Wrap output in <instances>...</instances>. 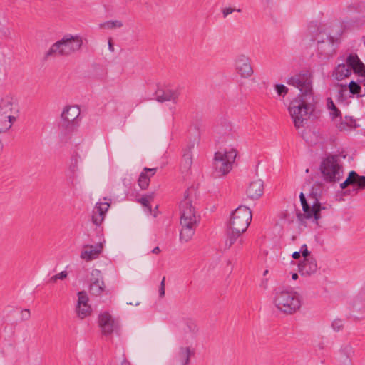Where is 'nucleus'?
Returning <instances> with one entry per match:
<instances>
[{
	"instance_id": "nucleus-39",
	"label": "nucleus",
	"mask_w": 365,
	"mask_h": 365,
	"mask_svg": "<svg viewBox=\"0 0 365 365\" xmlns=\"http://www.w3.org/2000/svg\"><path fill=\"white\" fill-rule=\"evenodd\" d=\"M95 207H99L102 208V213L105 215L106 212L108 211L110 204L105 202V203H97Z\"/></svg>"
},
{
	"instance_id": "nucleus-40",
	"label": "nucleus",
	"mask_w": 365,
	"mask_h": 365,
	"mask_svg": "<svg viewBox=\"0 0 365 365\" xmlns=\"http://www.w3.org/2000/svg\"><path fill=\"white\" fill-rule=\"evenodd\" d=\"M133 178L131 176L125 177L123 179V184L125 187L130 188L132 184Z\"/></svg>"
},
{
	"instance_id": "nucleus-44",
	"label": "nucleus",
	"mask_w": 365,
	"mask_h": 365,
	"mask_svg": "<svg viewBox=\"0 0 365 365\" xmlns=\"http://www.w3.org/2000/svg\"><path fill=\"white\" fill-rule=\"evenodd\" d=\"M300 256H301V254H300V252H299H299H293V254H292V257H293L294 259H299V258L300 257Z\"/></svg>"
},
{
	"instance_id": "nucleus-1",
	"label": "nucleus",
	"mask_w": 365,
	"mask_h": 365,
	"mask_svg": "<svg viewBox=\"0 0 365 365\" xmlns=\"http://www.w3.org/2000/svg\"><path fill=\"white\" fill-rule=\"evenodd\" d=\"M312 78L309 71H302L287 80L288 85L297 88L300 91V94L291 101L289 106V113L297 128L304 126L314 110Z\"/></svg>"
},
{
	"instance_id": "nucleus-45",
	"label": "nucleus",
	"mask_w": 365,
	"mask_h": 365,
	"mask_svg": "<svg viewBox=\"0 0 365 365\" xmlns=\"http://www.w3.org/2000/svg\"><path fill=\"white\" fill-rule=\"evenodd\" d=\"M56 275H53V277H51L50 279H49V281L48 282L50 283H55L56 282V281L58 280V278H56Z\"/></svg>"
},
{
	"instance_id": "nucleus-23",
	"label": "nucleus",
	"mask_w": 365,
	"mask_h": 365,
	"mask_svg": "<svg viewBox=\"0 0 365 365\" xmlns=\"http://www.w3.org/2000/svg\"><path fill=\"white\" fill-rule=\"evenodd\" d=\"M242 234V232L239 230L230 228V230L227 231V238L225 242V250L230 249Z\"/></svg>"
},
{
	"instance_id": "nucleus-35",
	"label": "nucleus",
	"mask_w": 365,
	"mask_h": 365,
	"mask_svg": "<svg viewBox=\"0 0 365 365\" xmlns=\"http://www.w3.org/2000/svg\"><path fill=\"white\" fill-rule=\"evenodd\" d=\"M331 327L335 331H339L343 329L344 323L342 320L336 319L332 322Z\"/></svg>"
},
{
	"instance_id": "nucleus-22",
	"label": "nucleus",
	"mask_w": 365,
	"mask_h": 365,
	"mask_svg": "<svg viewBox=\"0 0 365 365\" xmlns=\"http://www.w3.org/2000/svg\"><path fill=\"white\" fill-rule=\"evenodd\" d=\"M193 354L190 347L181 346L176 353L175 359L179 365H187L190 361V356Z\"/></svg>"
},
{
	"instance_id": "nucleus-3",
	"label": "nucleus",
	"mask_w": 365,
	"mask_h": 365,
	"mask_svg": "<svg viewBox=\"0 0 365 365\" xmlns=\"http://www.w3.org/2000/svg\"><path fill=\"white\" fill-rule=\"evenodd\" d=\"M324 191V185L323 183L315 182L313 184L308 195L309 200L311 201L312 205L307 202L304 193H300L299 198L304 214L297 215V217L299 220H302L304 217L307 219L313 217L314 222L317 223V221L321 218L320 212L326 209V207L322 206L319 202V200Z\"/></svg>"
},
{
	"instance_id": "nucleus-4",
	"label": "nucleus",
	"mask_w": 365,
	"mask_h": 365,
	"mask_svg": "<svg viewBox=\"0 0 365 365\" xmlns=\"http://www.w3.org/2000/svg\"><path fill=\"white\" fill-rule=\"evenodd\" d=\"M273 303L277 310L287 314H292L301 307L299 294L284 288H277L274 290Z\"/></svg>"
},
{
	"instance_id": "nucleus-11",
	"label": "nucleus",
	"mask_w": 365,
	"mask_h": 365,
	"mask_svg": "<svg viewBox=\"0 0 365 365\" xmlns=\"http://www.w3.org/2000/svg\"><path fill=\"white\" fill-rule=\"evenodd\" d=\"M81 109L78 106H66L61 115L60 125L68 130H73L78 124Z\"/></svg>"
},
{
	"instance_id": "nucleus-32",
	"label": "nucleus",
	"mask_w": 365,
	"mask_h": 365,
	"mask_svg": "<svg viewBox=\"0 0 365 365\" xmlns=\"http://www.w3.org/2000/svg\"><path fill=\"white\" fill-rule=\"evenodd\" d=\"M153 199L152 195L143 196L138 200V202L145 207L148 208V211L151 212V206L150 205V200Z\"/></svg>"
},
{
	"instance_id": "nucleus-29",
	"label": "nucleus",
	"mask_w": 365,
	"mask_h": 365,
	"mask_svg": "<svg viewBox=\"0 0 365 365\" xmlns=\"http://www.w3.org/2000/svg\"><path fill=\"white\" fill-rule=\"evenodd\" d=\"M123 26V23L121 21L119 20H114V21H108L103 24H101V27L112 29L114 28H120Z\"/></svg>"
},
{
	"instance_id": "nucleus-42",
	"label": "nucleus",
	"mask_w": 365,
	"mask_h": 365,
	"mask_svg": "<svg viewBox=\"0 0 365 365\" xmlns=\"http://www.w3.org/2000/svg\"><path fill=\"white\" fill-rule=\"evenodd\" d=\"M56 275V277H57L56 278H58V279L63 280L64 279H66L67 277L68 273L66 271H62Z\"/></svg>"
},
{
	"instance_id": "nucleus-19",
	"label": "nucleus",
	"mask_w": 365,
	"mask_h": 365,
	"mask_svg": "<svg viewBox=\"0 0 365 365\" xmlns=\"http://www.w3.org/2000/svg\"><path fill=\"white\" fill-rule=\"evenodd\" d=\"M103 245L101 243L96 245H86L81 252V257L86 261H91L98 258L102 252Z\"/></svg>"
},
{
	"instance_id": "nucleus-8",
	"label": "nucleus",
	"mask_w": 365,
	"mask_h": 365,
	"mask_svg": "<svg viewBox=\"0 0 365 365\" xmlns=\"http://www.w3.org/2000/svg\"><path fill=\"white\" fill-rule=\"evenodd\" d=\"M320 170L325 181L329 182H339L343 177L344 170L339 163V156L330 155L321 163Z\"/></svg>"
},
{
	"instance_id": "nucleus-36",
	"label": "nucleus",
	"mask_w": 365,
	"mask_h": 365,
	"mask_svg": "<svg viewBox=\"0 0 365 365\" xmlns=\"http://www.w3.org/2000/svg\"><path fill=\"white\" fill-rule=\"evenodd\" d=\"M234 11L241 12L242 10L240 9H233L231 7L224 8L222 10L224 18H226L229 14L233 13Z\"/></svg>"
},
{
	"instance_id": "nucleus-13",
	"label": "nucleus",
	"mask_w": 365,
	"mask_h": 365,
	"mask_svg": "<svg viewBox=\"0 0 365 365\" xmlns=\"http://www.w3.org/2000/svg\"><path fill=\"white\" fill-rule=\"evenodd\" d=\"M99 326L104 335H110L116 331L119 327L118 322L115 320L108 312H103L99 316Z\"/></svg>"
},
{
	"instance_id": "nucleus-21",
	"label": "nucleus",
	"mask_w": 365,
	"mask_h": 365,
	"mask_svg": "<svg viewBox=\"0 0 365 365\" xmlns=\"http://www.w3.org/2000/svg\"><path fill=\"white\" fill-rule=\"evenodd\" d=\"M194 143H189L187 148L184 150L180 165L182 173H187L191 168L192 164V154L191 150L194 148Z\"/></svg>"
},
{
	"instance_id": "nucleus-20",
	"label": "nucleus",
	"mask_w": 365,
	"mask_h": 365,
	"mask_svg": "<svg viewBox=\"0 0 365 365\" xmlns=\"http://www.w3.org/2000/svg\"><path fill=\"white\" fill-rule=\"evenodd\" d=\"M317 270L316 260L312 257L304 259L303 262L299 264V272L302 276H309Z\"/></svg>"
},
{
	"instance_id": "nucleus-31",
	"label": "nucleus",
	"mask_w": 365,
	"mask_h": 365,
	"mask_svg": "<svg viewBox=\"0 0 365 365\" xmlns=\"http://www.w3.org/2000/svg\"><path fill=\"white\" fill-rule=\"evenodd\" d=\"M230 124L227 122H224V125L222 123L215 127V132L219 135H225L230 130Z\"/></svg>"
},
{
	"instance_id": "nucleus-48",
	"label": "nucleus",
	"mask_w": 365,
	"mask_h": 365,
	"mask_svg": "<svg viewBox=\"0 0 365 365\" xmlns=\"http://www.w3.org/2000/svg\"><path fill=\"white\" fill-rule=\"evenodd\" d=\"M292 279H293V280H296V279H297V278H298V274H297V273H294V274H292Z\"/></svg>"
},
{
	"instance_id": "nucleus-14",
	"label": "nucleus",
	"mask_w": 365,
	"mask_h": 365,
	"mask_svg": "<svg viewBox=\"0 0 365 365\" xmlns=\"http://www.w3.org/2000/svg\"><path fill=\"white\" fill-rule=\"evenodd\" d=\"M349 185L354 186V191L365 189V176L358 175L354 170L350 171L346 179L340 184V187L345 189Z\"/></svg>"
},
{
	"instance_id": "nucleus-24",
	"label": "nucleus",
	"mask_w": 365,
	"mask_h": 365,
	"mask_svg": "<svg viewBox=\"0 0 365 365\" xmlns=\"http://www.w3.org/2000/svg\"><path fill=\"white\" fill-rule=\"evenodd\" d=\"M105 215L102 213V208L99 207H95L93 210L92 222L96 226L101 225L104 220Z\"/></svg>"
},
{
	"instance_id": "nucleus-7",
	"label": "nucleus",
	"mask_w": 365,
	"mask_h": 365,
	"mask_svg": "<svg viewBox=\"0 0 365 365\" xmlns=\"http://www.w3.org/2000/svg\"><path fill=\"white\" fill-rule=\"evenodd\" d=\"M351 70L359 76H365V66L356 53H350L346 58V63L339 64L333 72V76L341 81L349 77Z\"/></svg>"
},
{
	"instance_id": "nucleus-25",
	"label": "nucleus",
	"mask_w": 365,
	"mask_h": 365,
	"mask_svg": "<svg viewBox=\"0 0 365 365\" xmlns=\"http://www.w3.org/2000/svg\"><path fill=\"white\" fill-rule=\"evenodd\" d=\"M76 311L78 317L83 319L91 313V307L88 304H84L78 307L76 306Z\"/></svg>"
},
{
	"instance_id": "nucleus-5",
	"label": "nucleus",
	"mask_w": 365,
	"mask_h": 365,
	"mask_svg": "<svg viewBox=\"0 0 365 365\" xmlns=\"http://www.w3.org/2000/svg\"><path fill=\"white\" fill-rule=\"evenodd\" d=\"M83 45V40L79 36L65 35L61 40L54 43L45 53L47 60L51 56H68L78 51Z\"/></svg>"
},
{
	"instance_id": "nucleus-12",
	"label": "nucleus",
	"mask_w": 365,
	"mask_h": 365,
	"mask_svg": "<svg viewBox=\"0 0 365 365\" xmlns=\"http://www.w3.org/2000/svg\"><path fill=\"white\" fill-rule=\"evenodd\" d=\"M235 67L237 73L243 78H248L254 73L250 59L245 54L237 56L235 60Z\"/></svg>"
},
{
	"instance_id": "nucleus-18",
	"label": "nucleus",
	"mask_w": 365,
	"mask_h": 365,
	"mask_svg": "<svg viewBox=\"0 0 365 365\" xmlns=\"http://www.w3.org/2000/svg\"><path fill=\"white\" fill-rule=\"evenodd\" d=\"M156 100L158 102L173 101L176 103L180 96L178 90L172 89H158L155 91Z\"/></svg>"
},
{
	"instance_id": "nucleus-47",
	"label": "nucleus",
	"mask_w": 365,
	"mask_h": 365,
	"mask_svg": "<svg viewBox=\"0 0 365 365\" xmlns=\"http://www.w3.org/2000/svg\"><path fill=\"white\" fill-rule=\"evenodd\" d=\"M108 48H109L110 51H114V48H113V43L110 40L108 42Z\"/></svg>"
},
{
	"instance_id": "nucleus-34",
	"label": "nucleus",
	"mask_w": 365,
	"mask_h": 365,
	"mask_svg": "<svg viewBox=\"0 0 365 365\" xmlns=\"http://www.w3.org/2000/svg\"><path fill=\"white\" fill-rule=\"evenodd\" d=\"M275 89L277 94L280 96H284L288 93V88L283 84H277Z\"/></svg>"
},
{
	"instance_id": "nucleus-15",
	"label": "nucleus",
	"mask_w": 365,
	"mask_h": 365,
	"mask_svg": "<svg viewBox=\"0 0 365 365\" xmlns=\"http://www.w3.org/2000/svg\"><path fill=\"white\" fill-rule=\"evenodd\" d=\"M90 293L95 296L101 295L104 291L106 286L100 270L93 269L92 271Z\"/></svg>"
},
{
	"instance_id": "nucleus-33",
	"label": "nucleus",
	"mask_w": 365,
	"mask_h": 365,
	"mask_svg": "<svg viewBox=\"0 0 365 365\" xmlns=\"http://www.w3.org/2000/svg\"><path fill=\"white\" fill-rule=\"evenodd\" d=\"M88 297L85 291H81L78 293V302L77 305L80 307L82 304H88Z\"/></svg>"
},
{
	"instance_id": "nucleus-2",
	"label": "nucleus",
	"mask_w": 365,
	"mask_h": 365,
	"mask_svg": "<svg viewBox=\"0 0 365 365\" xmlns=\"http://www.w3.org/2000/svg\"><path fill=\"white\" fill-rule=\"evenodd\" d=\"M184 200L180 205V240L181 242H187L190 241L197 227L199 217L195 215V207L189 199V191L187 190L184 194Z\"/></svg>"
},
{
	"instance_id": "nucleus-49",
	"label": "nucleus",
	"mask_w": 365,
	"mask_h": 365,
	"mask_svg": "<svg viewBox=\"0 0 365 365\" xmlns=\"http://www.w3.org/2000/svg\"><path fill=\"white\" fill-rule=\"evenodd\" d=\"M267 5L272 4L273 0H264Z\"/></svg>"
},
{
	"instance_id": "nucleus-38",
	"label": "nucleus",
	"mask_w": 365,
	"mask_h": 365,
	"mask_svg": "<svg viewBox=\"0 0 365 365\" xmlns=\"http://www.w3.org/2000/svg\"><path fill=\"white\" fill-rule=\"evenodd\" d=\"M165 277H163L159 287V296L161 298L165 296Z\"/></svg>"
},
{
	"instance_id": "nucleus-30",
	"label": "nucleus",
	"mask_w": 365,
	"mask_h": 365,
	"mask_svg": "<svg viewBox=\"0 0 365 365\" xmlns=\"http://www.w3.org/2000/svg\"><path fill=\"white\" fill-rule=\"evenodd\" d=\"M186 327H187V329H185V331H189L192 335H196L199 330L198 327L196 324V323L191 319L187 320Z\"/></svg>"
},
{
	"instance_id": "nucleus-9",
	"label": "nucleus",
	"mask_w": 365,
	"mask_h": 365,
	"mask_svg": "<svg viewBox=\"0 0 365 365\" xmlns=\"http://www.w3.org/2000/svg\"><path fill=\"white\" fill-rule=\"evenodd\" d=\"M19 108L16 103L9 99L0 103V133L8 130L19 116Z\"/></svg>"
},
{
	"instance_id": "nucleus-51",
	"label": "nucleus",
	"mask_w": 365,
	"mask_h": 365,
	"mask_svg": "<svg viewBox=\"0 0 365 365\" xmlns=\"http://www.w3.org/2000/svg\"><path fill=\"white\" fill-rule=\"evenodd\" d=\"M268 271L266 270L264 272V275H266L267 274Z\"/></svg>"
},
{
	"instance_id": "nucleus-46",
	"label": "nucleus",
	"mask_w": 365,
	"mask_h": 365,
	"mask_svg": "<svg viewBox=\"0 0 365 365\" xmlns=\"http://www.w3.org/2000/svg\"><path fill=\"white\" fill-rule=\"evenodd\" d=\"M151 252L153 254H158L160 252V250L159 247L157 246L154 249H153V250Z\"/></svg>"
},
{
	"instance_id": "nucleus-16",
	"label": "nucleus",
	"mask_w": 365,
	"mask_h": 365,
	"mask_svg": "<svg viewBox=\"0 0 365 365\" xmlns=\"http://www.w3.org/2000/svg\"><path fill=\"white\" fill-rule=\"evenodd\" d=\"M81 161V156L76 153L71 158V163L68 168V179L70 183L74 186L79 183L78 179V164Z\"/></svg>"
},
{
	"instance_id": "nucleus-37",
	"label": "nucleus",
	"mask_w": 365,
	"mask_h": 365,
	"mask_svg": "<svg viewBox=\"0 0 365 365\" xmlns=\"http://www.w3.org/2000/svg\"><path fill=\"white\" fill-rule=\"evenodd\" d=\"M300 254L304 257V259L312 258L310 257V252L307 249V246L306 244L302 245L301 249L299 250Z\"/></svg>"
},
{
	"instance_id": "nucleus-50",
	"label": "nucleus",
	"mask_w": 365,
	"mask_h": 365,
	"mask_svg": "<svg viewBox=\"0 0 365 365\" xmlns=\"http://www.w3.org/2000/svg\"><path fill=\"white\" fill-rule=\"evenodd\" d=\"M242 243H243V240H242V238H240V239L239 240V244H240V245H242Z\"/></svg>"
},
{
	"instance_id": "nucleus-26",
	"label": "nucleus",
	"mask_w": 365,
	"mask_h": 365,
	"mask_svg": "<svg viewBox=\"0 0 365 365\" xmlns=\"http://www.w3.org/2000/svg\"><path fill=\"white\" fill-rule=\"evenodd\" d=\"M327 106L328 109L330 110V115L332 120H334L338 117H341V111L335 106L331 98H328L327 99Z\"/></svg>"
},
{
	"instance_id": "nucleus-17",
	"label": "nucleus",
	"mask_w": 365,
	"mask_h": 365,
	"mask_svg": "<svg viewBox=\"0 0 365 365\" xmlns=\"http://www.w3.org/2000/svg\"><path fill=\"white\" fill-rule=\"evenodd\" d=\"M264 192V182L262 180L257 179L251 182L247 189V195L252 200L259 198Z\"/></svg>"
},
{
	"instance_id": "nucleus-10",
	"label": "nucleus",
	"mask_w": 365,
	"mask_h": 365,
	"mask_svg": "<svg viewBox=\"0 0 365 365\" xmlns=\"http://www.w3.org/2000/svg\"><path fill=\"white\" fill-rule=\"evenodd\" d=\"M252 220V212L246 206H239L231 214L230 228L245 232Z\"/></svg>"
},
{
	"instance_id": "nucleus-28",
	"label": "nucleus",
	"mask_w": 365,
	"mask_h": 365,
	"mask_svg": "<svg viewBox=\"0 0 365 365\" xmlns=\"http://www.w3.org/2000/svg\"><path fill=\"white\" fill-rule=\"evenodd\" d=\"M150 182V177L143 172L140 173L139 178H138V185L142 190H145Z\"/></svg>"
},
{
	"instance_id": "nucleus-27",
	"label": "nucleus",
	"mask_w": 365,
	"mask_h": 365,
	"mask_svg": "<svg viewBox=\"0 0 365 365\" xmlns=\"http://www.w3.org/2000/svg\"><path fill=\"white\" fill-rule=\"evenodd\" d=\"M341 92L346 91L347 88H349L350 93L352 94H359L361 89L360 85L354 81H351L349 83V84L348 85V87L346 86H343V85H341Z\"/></svg>"
},
{
	"instance_id": "nucleus-43",
	"label": "nucleus",
	"mask_w": 365,
	"mask_h": 365,
	"mask_svg": "<svg viewBox=\"0 0 365 365\" xmlns=\"http://www.w3.org/2000/svg\"><path fill=\"white\" fill-rule=\"evenodd\" d=\"M156 170H157V168H144V171L150 172V175H155Z\"/></svg>"
},
{
	"instance_id": "nucleus-6",
	"label": "nucleus",
	"mask_w": 365,
	"mask_h": 365,
	"mask_svg": "<svg viewBox=\"0 0 365 365\" xmlns=\"http://www.w3.org/2000/svg\"><path fill=\"white\" fill-rule=\"evenodd\" d=\"M237 155V152L235 149L216 152L214 156L213 176L221 178L227 175L232 169Z\"/></svg>"
},
{
	"instance_id": "nucleus-41",
	"label": "nucleus",
	"mask_w": 365,
	"mask_h": 365,
	"mask_svg": "<svg viewBox=\"0 0 365 365\" xmlns=\"http://www.w3.org/2000/svg\"><path fill=\"white\" fill-rule=\"evenodd\" d=\"M21 318L22 320H28L30 318V311L28 309H25L21 311Z\"/></svg>"
}]
</instances>
